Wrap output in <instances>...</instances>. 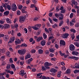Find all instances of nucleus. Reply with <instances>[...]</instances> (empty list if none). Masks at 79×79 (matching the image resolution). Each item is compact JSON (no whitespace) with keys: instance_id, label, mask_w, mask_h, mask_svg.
<instances>
[{"instance_id":"nucleus-60","label":"nucleus","mask_w":79,"mask_h":79,"mask_svg":"<svg viewBox=\"0 0 79 79\" xmlns=\"http://www.w3.org/2000/svg\"><path fill=\"white\" fill-rule=\"evenodd\" d=\"M17 35L18 37H20V36H21V33L20 32L18 33Z\"/></svg>"},{"instance_id":"nucleus-52","label":"nucleus","mask_w":79,"mask_h":79,"mask_svg":"<svg viewBox=\"0 0 79 79\" xmlns=\"http://www.w3.org/2000/svg\"><path fill=\"white\" fill-rule=\"evenodd\" d=\"M4 26L1 24H0V28H1V29H3L4 28Z\"/></svg>"},{"instance_id":"nucleus-15","label":"nucleus","mask_w":79,"mask_h":79,"mask_svg":"<svg viewBox=\"0 0 79 79\" xmlns=\"http://www.w3.org/2000/svg\"><path fill=\"white\" fill-rule=\"evenodd\" d=\"M46 44V42L44 40H43L41 42V44L42 46H44V45H45Z\"/></svg>"},{"instance_id":"nucleus-3","label":"nucleus","mask_w":79,"mask_h":79,"mask_svg":"<svg viewBox=\"0 0 79 79\" xmlns=\"http://www.w3.org/2000/svg\"><path fill=\"white\" fill-rule=\"evenodd\" d=\"M11 7L12 10V11H16L17 8H18L17 6H16V4L15 3L12 4L11 6Z\"/></svg>"},{"instance_id":"nucleus-41","label":"nucleus","mask_w":79,"mask_h":79,"mask_svg":"<svg viewBox=\"0 0 79 79\" xmlns=\"http://www.w3.org/2000/svg\"><path fill=\"white\" fill-rule=\"evenodd\" d=\"M73 72L75 74H77L79 73V70H76L73 71Z\"/></svg>"},{"instance_id":"nucleus-12","label":"nucleus","mask_w":79,"mask_h":79,"mask_svg":"<svg viewBox=\"0 0 79 79\" xmlns=\"http://www.w3.org/2000/svg\"><path fill=\"white\" fill-rule=\"evenodd\" d=\"M73 68H77V69H79V64L78 63H75L74 66H73Z\"/></svg>"},{"instance_id":"nucleus-34","label":"nucleus","mask_w":79,"mask_h":79,"mask_svg":"<svg viewBox=\"0 0 79 79\" xmlns=\"http://www.w3.org/2000/svg\"><path fill=\"white\" fill-rule=\"evenodd\" d=\"M43 36L44 39H46L47 37V36L46 35V34L44 33L43 34Z\"/></svg>"},{"instance_id":"nucleus-25","label":"nucleus","mask_w":79,"mask_h":79,"mask_svg":"<svg viewBox=\"0 0 79 79\" xmlns=\"http://www.w3.org/2000/svg\"><path fill=\"white\" fill-rule=\"evenodd\" d=\"M72 40H73V39L75 38V36H74V33H72L70 34Z\"/></svg>"},{"instance_id":"nucleus-50","label":"nucleus","mask_w":79,"mask_h":79,"mask_svg":"<svg viewBox=\"0 0 79 79\" xmlns=\"http://www.w3.org/2000/svg\"><path fill=\"white\" fill-rule=\"evenodd\" d=\"M6 68L7 69H10V64H8L7 66L6 67Z\"/></svg>"},{"instance_id":"nucleus-40","label":"nucleus","mask_w":79,"mask_h":79,"mask_svg":"<svg viewBox=\"0 0 79 79\" xmlns=\"http://www.w3.org/2000/svg\"><path fill=\"white\" fill-rule=\"evenodd\" d=\"M22 12L23 13H27V12L25 11V10L24 9H22L21 10Z\"/></svg>"},{"instance_id":"nucleus-22","label":"nucleus","mask_w":79,"mask_h":79,"mask_svg":"<svg viewBox=\"0 0 79 79\" xmlns=\"http://www.w3.org/2000/svg\"><path fill=\"white\" fill-rule=\"evenodd\" d=\"M43 39V38L42 37H40L38 38V39L36 40L37 42H39V41H40L41 40Z\"/></svg>"},{"instance_id":"nucleus-44","label":"nucleus","mask_w":79,"mask_h":79,"mask_svg":"<svg viewBox=\"0 0 79 79\" xmlns=\"http://www.w3.org/2000/svg\"><path fill=\"white\" fill-rule=\"evenodd\" d=\"M60 16H61V17H59V20H62L63 19V15L62 14H60Z\"/></svg>"},{"instance_id":"nucleus-55","label":"nucleus","mask_w":79,"mask_h":79,"mask_svg":"<svg viewBox=\"0 0 79 79\" xmlns=\"http://www.w3.org/2000/svg\"><path fill=\"white\" fill-rule=\"evenodd\" d=\"M4 23V21L2 20H0V24H3V23Z\"/></svg>"},{"instance_id":"nucleus-47","label":"nucleus","mask_w":79,"mask_h":79,"mask_svg":"<svg viewBox=\"0 0 79 79\" xmlns=\"http://www.w3.org/2000/svg\"><path fill=\"white\" fill-rule=\"evenodd\" d=\"M13 17V14H10V19H12Z\"/></svg>"},{"instance_id":"nucleus-7","label":"nucleus","mask_w":79,"mask_h":79,"mask_svg":"<svg viewBox=\"0 0 79 79\" xmlns=\"http://www.w3.org/2000/svg\"><path fill=\"white\" fill-rule=\"evenodd\" d=\"M69 35V34L68 33H66L62 35V37L63 38H64V39H66Z\"/></svg>"},{"instance_id":"nucleus-31","label":"nucleus","mask_w":79,"mask_h":79,"mask_svg":"<svg viewBox=\"0 0 79 79\" xmlns=\"http://www.w3.org/2000/svg\"><path fill=\"white\" fill-rule=\"evenodd\" d=\"M74 44L77 47H79V42H76L74 43Z\"/></svg>"},{"instance_id":"nucleus-27","label":"nucleus","mask_w":79,"mask_h":79,"mask_svg":"<svg viewBox=\"0 0 79 79\" xmlns=\"http://www.w3.org/2000/svg\"><path fill=\"white\" fill-rule=\"evenodd\" d=\"M71 73V70L69 69H68L65 72L66 74H69Z\"/></svg>"},{"instance_id":"nucleus-62","label":"nucleus","mask_w":79,"mask_h":79,"mask_svg":"<svg viewBox=\"0 0 79 79\" xmlns=\"http://www.w3.org/2000/svg\"><path fill=\"white\" fill-rule=\"evenodd\" d=\"M20 58L21 60H24V58L23 56H22L20 57Z\"/></svg>"},{"instance_id":"nucleus-48","label":"nucleus","mask_w":79,"mask_h":79,"mask_svg":"<svg viewBox=\"0 0 79 79\" xmlns=\"http://www.w3.org/2000/svg\"><path fill=\"white\" fill-rule=\"evenodd\" d=\"M63 21H62L60 22L59 25V26H61L63 25Z\"/></svg>"},{"instance_id":"nucleus-59","label":"nucleus","mask_w":79,"mask_h":79,"mask_svg":"<svg viewBox=\"0 0 79 79\" xmlns=\"http://www.w3.org/2000/svg\"><path fill=\"white\" fill-rule=\"evenodd\" d=\"M9 61H10L11 63H13V59H12V58H10L9 60Z\"/></svg>"},{"instance_id":"nucleus-18","label":"nucleus","mask_w":79,"mask_h":79,"mask_svg":"<svg viewBox=\"0 0 79 79\" xmlns=\"http://www.w3.org/2000/svg\"><path fill=\"white\" fill-rule=\"evenodd\" d=\"M71 2L72 3V4H74L75 5H77V2H75V0H71Z\"/></svg>"},{"instance_id":"nucleus-54","label":"nucleus","mask_w":79,"mask_h":79,"mask_svg":"<svg viewBox=\"0 0 79 79\" xmlns=\"http://www.w3.org/2000/svg\"><path fill=\"white\" fill-rule=\"evenodd\" d=\"M70 31H71V32H73V33H75V32H76V30L73 29H71L70 30Z\"/></svg>"},{"instance_id":"nucleus-35","label":"nucleus","mask_w":79,"mask_h":79,"mask_svg":"<svg viewBox=\"0 0 79 79\" xmlns=\"http://www.w3.org/2000/svg\"><path fill=\"white\" fill-rule=\"evenodd\" d=\"M10 40H11L12 42H14L15 40V37L14 36H13L10 38Z\"/></svg>"},{"instance_id":"nucleus-26","label":"nucleus","mask_w":79,"mask_h":79,"mask_svg":"<svg viewBox=\"0 0 79 79\" xmlns=\"http://www.w3.org/2000/svg\"><path fill=\"white\" fill-rule=\"evenodd\" d=\"M5 11V10L3 9V6H0V11L1 12H3Z\"/></svg>"},{"instance_id":"nucleus-30","label":"nucleus","mask_w":79,"mask_h":79,"mask_svg":"<svg viewBox=\"0 0 79 79\" xmlns=\"http://www.w3.org/2000/svg\"><path fill=\"white\" fill-rule=\"evenodd\" d=\"M43 52V51L42 50L40 49L38 50V53H39L40 54H42Z\"/></svg>"},{"instance_id":"nucleus-14","label":"nucleus","mask_w":79,"mask_h":79,"mask_svg":"<svg viewBox=\"0 0 79 79\" xmlns=\"http://www.w3.org/2000/svg\"><path fill=\"white\" fill-rule=\"evenodd\" d=\"M72 54L73 55L77 56V55L79 54V52H77L73 51L72 52Z\"/></svg>"},{"instance_id":"nucleus-57","label":"nucleus","mask_w":79,"mask_h":79,"mask_svg":"<svg viewBox=\"0 0 79 79\" xmlns=\"http://www.w3.org/2000/svg\"><path fill=\"white\" fill-rule=\"evenodd\" d=\"M42 71H45V70H46V69L45 68V67L42 66Z\"/></svg>"},{"instance_id":"nucleus-11","label":"nucleus","mask_w":79,"mask_h":79,"mask_svg":"<svg viewBox=\"0 0 79 79\" xmlns=\"http://www.w3.org/2000/svg\"><path fill=\"white\" fill-rule=\"evenodd\" d=\"M6 21L7 23H8V24H11V23H12L11 20L8 18H7L6 19Z\"/></svg>"},{"instance_id":"nucleus-39","label":"nucleus","mask_w":79,"mask_h":79,"mask_svg":"<svg viewBox=\"0 0 79 79\" xmlns=\"http://www.w3.org/2000/svg\"><path fill=\"white\" fill-rule=\"evenodd\" d=\"M58 27V25L56 24L55 23L54 25L52 26V27L53 28H55V27Z\"/></svg>"},{"instance_id":"nucleus-33","label":"nucleus","mask_w":79,"mask_h":79,"mask_svg":"<svg viewBox=\"0 0 79 79\" xmlns=\"http://www.w3.org/2000/svg\"><path fill=\"white\" fill-rule=\"evenodd\" d=\"M55 51V49L53 48H50L49 49V52H51V53H54Z\"/></svg>"},{"instance_id":"nucleus-23","label":"nucleus","mask_w":79,"mask_h":79,"mask_svg":"<svg viewBox=\"0 0 79 79\" xmlns=\"http://www.w3.org/2000/svg\"><path fill=\"white\" fill-rule=\"evenodd\" d=\"M9 13H10L9 11H6L4 12V15L5 16H7V15H8Z\"/></svg>"},{"instance_id":"nucleus-6","label":"nucleus","mask_w":79,"mask_h":79,"mask_svg":"<svg viewBox=\"0 0 79 79\" xmlns=\"http://www.w3.org/2000/svg\"><path fill=\"white\" fill-rule=\"evenodd\" d=\"M70 50L73 51L75 49V47L73 44H71L69 46Z\"/></svg>"},{"instance_id":"nucleus-36","label":"nucleus","mask_w":79,"mask_h":79,"mask_svg":"<svg viewBox=\"0 0 79 79\" xmlns=\"http://www.w3.org/2000/svg\"><path fill=\"white\" fill-rule=\"evenodd\" d=\"M18 6L19 9V10L22 9L23 7L22 5H18Z\"/></svg>"},{"instance_id":"nucleus-61","label":"nucleus","mask_w":79,"mask_h":79,"mask_svg":"<svg viewBox=\"0 0 79 79\" xmlns=\"http://www.w3.org/2000/svg\"><path fill=\"white\" fill-rule=\"evenodd\" d=\"M14 27L15 28H17V27H18V24L17 23L15 24L14 26Z\"/></svg>"},{"instance_id":"nucleus-4","label":"nucleus","mask_w":79,"mask_h":79,"mask_svg":"<svg viewBox=\"0 0 79 79\" xmlns=\"http://www.w3.org/2000/svg\"><path fill=\"white\" fill-rule=\"evenodd\" d=\"M52 65L51 63H49L48 62H46L44 63V66L46 69H50V67L48 66H52Z\"/></svg>"},{"instance_id":"nucleus-17","label":"nucleus","mask_w":79,"mask_h":79,"mask_svg":"<svg viewBox=\"0 0 79 79\" xmlns=\"http://www.w3.org/2000/svg\"><path fill=\"white\" fill-rule=\"evenodd\" d=\"M10 66L11 68H12V69H13V70H14V71H16V68H15V65L14 64H11Z\"/></svg>"},{"instance_id":"nucleus-51","label":"nucleus","mask_w":79,"mask_h":79,"mask_svg":"<svg viewBox=\"0 0 79 79\" xmlns=\"http://www.w3.org/2000/svg\"><path fill=\"white\" fill-rule=\"evenodd\" d=\"M24 63V62L23 61H21L20 62V64L21 66H23Z\"/></svg>"},{"instance_id":"nucleus-16","label":"nucleus","mask_w":79,"mask_h":79,"mask_svg":"<svg viewBox=\"0 0 79 79\" xmlns=\"http://www.w3.org/2000/svg\"><path fill=\"white\" fill-rule=\"evenodd\" d=\"M16 44H21V40L19 39H17L15 41Z\"/></svg>"},{"instance_id":"nucleus-32","label":"nucleus","mask_w":79,"mask_h":79,"mask_svg":"<svg viewBox=\"0 0 79 79\" xmlns=\"http://www.w3.org/2000/svg\"><path fill=\"white\" fill-rule=\"evenodd\" d=\"M7 5L8 4L6 3L5 4L2 3V6H3V7H4V8H6V6H7Z\"/></svg>"},{"instance_id":"nucleus-21","label":"nucleus","mask_w":79,"mask_h":79,"mask_svg":"<svg viewBox=\"0 0 79 79\" xmlns=\"http://www.w3.org/2000/svg\"><path fill=\"white\" fill-rule=\"evenodd\" d=\"M31 28H32V29H34V30H35L36 31H37V30H39V28L35 26V27L34 26H32L31 27Z\"/></svg>"},{"instance_id":"nucleus-8","label":"nucleus","mask_w":79,"mask_h":79,"mask_svg":"<svg viewBox=\"0 0 79 79\" xmlns=\"http://www.w3.org/2000/svg\"><path fill=\"white\" fill-rule=\"evenodd\" d=\"M19 73L21 74L22 76H24V75H25L26 73L24 72V70H22L19 72Z\"/></svg>"},{"instance_id":"nucleus-37","label":"nucleus","mask_w":79,"mask_h":79,"mask_svg":"<svg viewBox=\"0 0 79 79\" xmlns=\"http://www.w3.org/2000/svg\"><path fill=\"white\" fill-rule=\"evenodd\" d=\"M17 15L18 16H19L21 15V11H20V10H18L17 11Z\"/></svg>"},{"instance_id":"nucleus-49","label":"nucleus","mask_w":79,"mask_h":79,"mask_svg":"<svg viewBox=\"0 0 79 79\" xmlns=\"http://www.w3.org/2000/svg\"><path fill=\"white\" fill-rule=\"evenodd\" d=\"M68 58L69 59H74V56H69L68 57Z\"/></svg>"},{"instance_id":"nucleus-58","label":"nucleus","mask_w":79,"mask_h":79,"mask_svg":"<svg viewBox=\"0 0 79 79\" xmlns=\"http://www.w3.org/2000/svg\"><path fill=\"white\" fill-rule=\"evenodd\" d=\"M73 13H71L70 15V18H73Z\"/></svg>"},{"instance_id":"nucleus-42","label":"nucleus","mask_w":79,"mask_h":79,"mask_svg":"<svg viewBox=\"0 0 79 79\" xmlns=\"http://www.w3.org/2000/svg\"><path fill=\"white\" fill-rule=\"evenodd\" d=\"M27 46V45L25 43H23L21 45V47H26Z\"/></svg>"},{"instance_id":"nucleus-45","label":"nucleus","mask_w":79,"mask_h":79,"mask_svg":"<svg viewBox=\"0 0 79 79\" xmlns=\"http://www.w3.org/2000/svg\"><path fill=\"white\" fill-rule=\"evenodd\" d=\"M35 26H36L37 27H40L41 26V24H36L35 25Z\"/></svg>"},{"instance_id":"nucleus-24","label":"nucleus","mask_w":79,"mask_h":79,"mask_svg":"<svg viewBox=\"0 0 79 79\" xmlns=\"http://www.w3.org/2000/svg\"><path fill=\"white\" fill-rule=\"evenodd\" d=\"M75 8L77 9V14H79V7L77 6H75Z\"/></svg>"},{"instance_id":"nucleus-1","label":"nucleus","mask_w":79,"mask_h":79,"mask_svg":"<svg viewBox=\"0 0 79 79\" xmlns=\"http://www.w3.org/2000/svg\"><path fill=\"white\" fill-rule=\"evenodd\" d=\"M5 52V50L4 49H0V60H1V61H2L5 59V57L4 56H1V55H2L3 54V53H4Z\"/></svg>"},{"instance_id":"nucleus-38","label":"nucleus","mask_w":79,"mask_h":79,"mask_svg":"<svg viewBox=\"0 0 79 79\" xmlns=\"http://www.w3.org/2000/svg\"><path fill=\"white\" fill-rule=\"evenodd\" d=\"M10 52L9 51H8L6 52V55L8 57H10Z\"/></svg>"},{"instance_id":"nucleus-20","label":"nucleus","mask_w":79,"mask_h":79,"mask_svg":"<svg viewBox=\"0 0 79 79\" xmlns=\"http://www.w3.org/2000/svg\"><path fill=\"white\" fill-rule=\"evenodd\" d=\"M51 73H55L57 71V70L54 68L52 69L50 71Z\"/></svg>"},{"instance_id":"nucleus-10","label":"nucleus","mask_w":79,"mask_h":79,"mask_svg":"<svg viewBox=\"0 0 79 79\" xmlns=\"http://www.w3.org/2000/svg\"><path fill=\"white\" fill-rule=\"evenodd\" d=\"M3 39L5 41H7L9 39L8 35H6L4 36Z\"/></svg>"},{"instance_id":"nucleus-56","label":"nucleus","mask_w":79,"mask_h":79,"mask_svg":"<svg viewBox=\"0 0 79 79\" xmlns=\"http://www.w3.org/2000/svg\"><path fill=\"white\" fill-rule=\"evenodd\" d=\"M72 22L73 23H76V19H73L72 20Z\"/></svg>"},{"instance_id":"nucleus-19","label":"nucleus","mask_w":79,"mask_h":79,"mask_svg":"<svg viewBox=\"0 0 79 79\" xmlns=\"http://www.w3.org/2000/svg\"><path fill=\"white\" fill-rule=\"evenodd\" d=\"M31 56V55L29 54H27L25 56V60H27V59H28V58H30Z\"/></svg>"},{"instance_id":"nucleus-9","label":"nucleus","mask_w":79,"mask_h":79,"mask_svg":"<svg viewBox=\"0 0 79 79\" xmlns=\"http://www.w3.org/2000/svg\"><path fill=\"white\" fill-rule=\"evenodd\" d=\"M60 46H61V45H65V44H66L65 42L62 40H60Z\"/></svg>"},{"instance_id":"nucleus-5","label":"nucleus","mask_w":79,"mask_h":79,"mask_svg":"<svg viewBox=\"0 0 79 79\" xmlns=\"http://www.w3.org/2000/svg\"><path fill=\"white\" fill-rule=\"evenodd\" d=\"M25 19V17L23 16H21L19 18V22L20 23H24Z\"/></svg>"},{"instance_id":"nucleus-64","label":"nucleus","mask_w":79,"mask_h":79,"mask_svg":"<svg viewBox=\"0 0 79 79\" xmlns=\"http://www.w3.org/2000/svg\"><path fill=\"white\" fill-rule=\"evenodd\" d=\"M36 51L35 50H34V49H32L31 51V53H35V52Z\"/></svg>"},{"instance_id":"nucleus-46","label":"nucleus","mask_w":79,"mask_h":79,"mask_svg":"<svg viewBox=\"0 0 79 79\" xmlns=\"http://www.w3.org/2000/svg\"><path fill=\"white\" fill-rule=\"evenodd\" d=\"M53 21H54V22H57L58 21V20L57 19L53 18Z\"/></svg>"},{"instance_id":"nucleus-63","label":"nucleus","mask_w":79,"mask_h":79,"mask_svg":"<svg viewBox=\"0 0 79 79\" xmlns=\"http://www.w3.org/2000/svg\"><path fill=\"white\" fill-rule=\"evenodd\" d=\"M79 23H77L75 24V27H79Z\"/></svg>"},{"instance_id":"nucleus-28","label":"nucleus","mask_w":79,"mask_h":79,"mask_svg":"<svg viewBox=\"0 0 79 79\" xmlns=\"http://www.w3.org/2000/svg\"><path fill=\"white\" fill-rule=\"evenodd\" d=\"M6 8L8 9V10H10L11 9V7L10 5H7L6 7Z\"/></svg>"},{"instance_id":"nucleus-13","label":"nucleus","mask_w":79,"mask_h":79,"mask_svg":"<svg viewBox=\"0 0 79 79\" xmlns=\"http://www.w3.org/2000/svg\"><path fill=\"white\" fill-rule=\"evenodd\" d=\"M4 27L5 29H9L10 27V25L8 24H4Z\"/></svg>"},{"instance_id":"nucleus-2","label":"nucleus","mask_w":79,"mask_h":79,"mask_svg":"<svg viewBox=\"0 0 79 79\" xmlns=\"http://www.w3.org/2000/svg\"><path fill=\"white\" fill-rule=\"evenodd\" d=\"M26 52V49H25L19 50L18 51V53L20 55H24Z\"/></svg>"},{"instance_id":"nucleus-53","label":"nucleus","mask_w":79,"mask_h":79,"mask_svg":"<svg viewBox=\"0 0 79 79\" xmlns=\"http://www.w3.org/2000/svg\"><path fill=\"white\" fill-rule=\"evenodd\" d=\"M59 53L61 56H63L64 55V53H62L61 51H59Z\"/></svg>"},{"instance_id":"nucleus-43","label":"nucleus","mask_w":79,"mask_h":79,"mask_svg":"<svg viewBox=\"0 0 79 79\" xmlns=\"http://www.w3.org/2000/svg\"><path fill=\"white\" fill-rule=\"evenodd\" d=\"M35 7V5L34 4H32L30 6V8H33Z\"/></svg>"},{"instance_id":"nucleus-29","label":"nucleus","mask_w":79,"mask_h":79,"mask_svg":"<svg viewBox=\"0 0 79 79\" xmlns=\"http://www.w3.org/2000/svg\"><path fill=\"white\" fill-rule=\"evenodd\" d=\"M61 72L59 71L58 72L57 76L58 77H61Z\"/></svg>"}]
</instances>
